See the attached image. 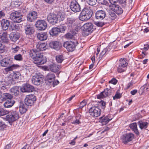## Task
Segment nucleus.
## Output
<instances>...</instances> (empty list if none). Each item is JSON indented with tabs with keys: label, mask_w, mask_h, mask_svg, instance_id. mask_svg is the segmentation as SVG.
I'll return each mask as SVG.
<instances>
[{
	"label": "nucleus",
	"mask_w": 149,
	"mask_h": 149,
	"mask_svg": "<svg viewBox=\"0 0 149 149\" xmlns=\"http://www.w3.org/2000/svg\"><path fill=\"white\" fill-rule=\"evenodd\" d=\"M27 105L22 104H20L19 107V110L20 113H24L26 112L27 109Z\"/></svg>",
	"instance_id": "35"
},
{
	"label": "nucleus",
	"mask_w": 149,
	"mask_h": 149,
	"mask_svg": "<svg viewBox=\"0 0 149 149\" xmlns=\"http://www.w3.org/2000/svg\"><path fill=\"white\" fill-rule=\"evenodd\" d=\"M38 14L36 12L33 11L30 12L27 15V20L29 22H33L37 18Z\"/></svg>",
	"instance_id": "16"
},
{
	"label": "nucleus",
	"mask_w": 149,
	"mask_h": 149,
	"mask_svg": "<svg viewBox=\"0 0 149 149\" xmlns=\"http://www.w3.org/2000/svg\"><path fill=\"white\" fill-rule=\"evenodd\" d=\"M6 116V120L9 123L14 122L19 118V114L17 112L15 111H11Z\"/></svg>",
	"instance_id": "5"
},
{
	"label": "nucleus",
	"mask_w": 149,
	"mask_h": 149,
	"mask_svg": "<svg viewBox=\"0 0 149 149\" xmlns=\"http://www.w3.org/2000/svg\"><path fill=\"white\" fill-rule=\"evenodd\" d=\"M109 1L111 5H116L115 3L118 2L117 0H109Z\"/></svg>",
	"instance_id": "61"
},
{
	"label": "nucleus",
	"mask_w": 149,
	"mask_h": 149,
	"mask_svg": "<svg viewBox=\"0 0 149 149\" xmlns=\"http://www.w3.org/2000/svg\"><path fill=\"white\" fill-rule=\"evenodd\" d=\"M93 24L91 23H87L84 24L82 27V34L84 36L88 35L94 29Z\"/></svg>",
	"instance_id": "4"
},
{
	"label": "nucleus",
	"mask_w": 149,
	"mask_h": 149,
	"mask_svg": "<svg viewBox=\"0 0 149 149\" xmlns=\"http://www.w3.org/2000/svg\"><path fill=\"white\" fill-rule=\"evenodd\" d=\"M121 97V95L118 93H116L115 95V96L113 97V100H115L116 99H118L120 98Z\"/></svg>",
	"instance_id": "53"
},
{
	"label": "nucleus",
	"mask_w": 149,
	"mask_h": 149,
	"mask_svg": "<svg viewBox=\"0 0 149 149\" xmlns=\"http://www.w3.org/2000/svg\"><path fill=\"white\" fill-rule=\"evenodd\" d=\"M47 19L49 22L53 25L56 24L58 21L57 15L54 13H49L47 15Z\"/></svg>",
	"instance_id": "12"
},
{
	"label": "nucleus",
	"mask_w": 149,
	"mask_h": 149,
	"mask_svg": "<svg viewBox=\"0 0 149 149\" xmlns=\"http://www.w3.org/2000/svg\"><path fill=\"white\" fill-rule=\"evenodd\" d=\"M25 33L27 35H31L33 34L34 32V28L32 25H26L24 28Z\"/></svg>",
	"instance_id": "21"
},
{
	"label": "nucleus",
	"mask_w": 149,
	"mask_h": 149,
	"mask_svg": "<svg viewBox=\"0 0 149 149\" xmlns=\"http://www.w3.org/2000/svg\"><path fill=\"white\" fill-rule=\"evenodd\" d=\"M116 14L113 12H111L109 13V18L111 20L114 19L116 18Z\"/></svg>",
	"instance_id": "45"
},
{
	"label": "nucleus",
	"mask_w": 149,
	"mask_h": 149,
	"mask_svg": "<svg viewBox=\"0 0 149 149\" xmlns=\"http://www.w3.org/2000/svg\"><path fill=\"white\" fill-rule=\"evenodd\" d=\"M8 113V111L0 107V116L6 115Z\"/></svg>",
	"instance_id": "41"
},
{
	"label": "nucleus",
	"mask_w": 149,
	"mask_h": 149,
	"mask_svg": "<svg viewBox=\"0 0 149 149\" xmlns=\"http://www.w3.org/2000/svg\"><path fill=\"white\" fill-rule=\"evenodd\" d=\"M58 29L59 30L60 33L65 31L66 29V26H61Z\"/></svg>",
	"instance_id": "54"
},
{
	"label": "nucleus",
	"mask_w": 149,
	"mask_h": 149,
	"mask_svg": "<svg viewBox=\"0 0 149 149\" xmlns=\"http://www.w3.org/2000/svg\"><path fill=\"white\" fill-rule=\"evenodd\" d=\"M138 124L140 129H142L147 128L148 123L146 122H143L142 121H140L138 122Z\"/></svg>",
	"instance_id": "37"
},
{
	"label": "nucleus",
	"mask_w": 149,
	"mask_h": 149,
	"mask_svg": "<svg viewBox=\"0 0 149 149\" xmlns=\"http://www.w3.org/2000/svg\"><path fill=\"white\" fill-rule=\"evenodd\" d=\"M130 128L137 135L139 134V132L137 129V125L136 123H134L131 124L129 125Z\"/></svg>",
	"instance_id": "29"
},
{
	"label": "nucleus",
	"mask_w": 149,
	"mask_h": 149,
	"mask_svg": "<svg viewBox=\"0 0 149 149\" xmlns=\"http://www.w3.org/2000/svg\"><path fill=\"white\" fill-rule=\"evenodd\" d=\"M130 93L132 95H134L137 93V90L136 89H135L131 91Z\"/></svg>",
	"instance_id": "62"
},
{
	"label": "nucleus",
	"mask_w": 149,
	"mask_h": 149,
	"mask_svg": "<svg viewBox=\"0 0 149 149\" xmlns=\"http://www.w3.org/2000/svg\"><path fill=\"white\" fill-rule=\"evenodd\" d=\"M97 0H88L87 1L88 3L91 6L95 5L97 1Z\"/></svg>",
	"instance_id": "49"
},
{
	"label": "nucleus",
	"mask_w": 149,
	"mask_h": 149,
	"mask_svg": "<svg viewBox=\"0 0 149 149\" xmlns=\"http://www.w3.org/2000/svg\"><path fill=\"white\" fill-rule=\"evenodd\" d=\"M134 135L131 133L123 134L122 137V141L125 144L131 141L134 138Z\"/></svg>",
	"instance_id": "13"
},
{
	"label": "nucleus",
	"mask_w": 149,
	"mask_h": 149,
	"mask_svg": "<svg viewBox=\"0 0 149 149\" xmlns=\"http://www.w3.org/2000/svg\"><path fill=\"white\" fill-rule=\"evenodd\" d=\"M60 43L58 41H53L49 43V45L50 47L56 50L59 49Z\"/></svg>",
	"instance_id": "24"
},
{
	"label": "nucleus",
	"mask_w": 149,
	"mask_h": 149,
	"mask_svg": "<svg viewBox=\"0 0 149 149\" xmlns=\"http://www.w3.org/2000/svg\"><path fill=\"white\" fill-rule=\"evenodd\" d=\"M6 128V125L4 123L0 120V130H4Z\"/></svg>",
	"instance_id": "48"
},
{
	"label": "nucleus",
	"mask_w": 149,
	"mask_h": 149,
	"mask_svg": "<svg viewBox=\"0 0 149 149\" xmlns=\"http://www.w3.org/2000/svg\"><path fill=\"white\" fill-rule=\"evenodd\" d=\"M47 44L45 43H38L36 45V47L39 50L43 51L47 49Z\"/></svg>",
	"instance_id": "27"
},
{
	"label": "nucleus",
	"mask_w": 149,
	"mask_h": 149,
	"mask_svg": "<svg viewBox=\"0 0 149 149\" xmlns=\"http://www.w3.org/2000/svg\"><path fill=\"white\" fill-rule=\"evenodd\" d=\"M1 26L4 30H7L10 25L9 21L7 20L3 19L1 22Z\"/></svg>",
	"instance_id": "25"
},
{
	"label": "nucleus",
	"mask_w": 149,
	"mask_h": 149,
	"mask_svg": "<svg viewBox=\"0 0 149 149\" xmlns=\"http://www.w3.org/2000/svg\"><path fill=\"white\" fill-rule=\"evenodd\" d=\"M19 33L17 32H12L10 35V39L13 41L15 42L20 37Z\"/></svg>",
	"instance_id": "23"
},
{
	"label": "nucleus",
	"mask_w": 149,
	"mask_h": 149,
	"mask_svg": "<svg viewBox=\"0 0 149 149\" xmlns=\"http://www.w3.org/2000/svg\"><path fill=\"white\" fill-rule=\"evenodd\" d=\"M38 38L41 41L46 40L47 37V34L45 33H38L37 34Z\"/></svg>",
	"instance_id": "30"
},
{
	"label": "nucleus",
	"mask_w": 149,
	"mask_h": 149,
	"mask_svg": "<svg viewBox=\"0 0 149 149\" xmlns=\"http://www.w3.org/2000/svg\"><path fill=\"white\" fill-rule=\"evenodd\" d=\"M89 113L90 115L94 117H97L99 116L100 114L101 110L98 106H93L89 110Z\"/></svg>",
	"instance_id": "9"
},
{
	"label": "nucleus",
	"mask_w": 149,
	"mask_h": 149,
	"mask_svg": "<svg viewBox=\"0 0 149 149\" xmlns=\"http://www.w3.org/2000/svg\"><path fill=\"white\" fill-rule=\"evenodd\" d=\"M6 81H8V83L9 84H10V83H12V81H13V80L12 78L10 77L8 78V79H6Z\"/></svg>",
	"instance_id": "60"
},
{
	"label": "nucleus",
	"mask_w": 149,
	"mask_h": 149,
	"mask_svg": "<svg viewBox=\"0 0 149 149\" xmlns=\"http://www.w3.org/2000/svg\"><path fill=\"white\" fill-rule=\"evenodd\" d=\"M93 11L89 7L84 8L81 11L79 16V19L81 21H86L92 17Z\"/></svg>",
	"instance_id": "3"
},
{
	"label": "nucleus",
	"mask_w": 149,
	"mask_h": 149,
	"mask_svg": "<svg viewBox=\"0 0 149 149\" xmlns=\"http://www.w3.org/2000/svg\"><path fill=\"white\" fill-rule=\"evenodd\" d=\"M0 63L3 67H8L4 69L6 72L12 71L19 66L18 65L12 64V60L8 57L4 58L1 60Z\"/></svg>",
	"instance_id": "2"
},
{
	"label": "nucleus",
	"mask_w": 149,
	"mask_h": 149,
	"mask_svg": "<svg viewBox=\"0 0 149 149\" xmlns=\"http://www.w3.org/2000/svg\"><path fill=\"white\" fill-rule=\"evenodd\" d=\"M14 58L15 60L18 61H21L22 60V55L20 54H18L15 56Z\"/></svg>",
	"instance_id": "46"
},
{
	"label": "nucleus",
	"mask_w": 149,
	"mask_h": 149,
	"mask_svg": "<svg viewBox=\"0 0 149 149\" xmlns=\"http://www.w3.org/2000/svg\"><path fill=\"white\" fill-rule=\"evenodd\" d=\"M81 117V115L78 114H77V116L74 117V119L72 121V124H79L80 123V122L79 121V119H80Z\"/></svg>",
	"instance_id": "36"
},
{
	"label": "nucleus",
	"mask_w": 149,
	"mask_h": 149,
	"mask_svg": "<svg viewBox=\"0 0 149 149\" xmlns=\"http://www.w3.org/2000/svg\"><path fill=\"white\" fill-rule=\"evenodd\" d=\"M35 25L37 29L40 30H44L47 27V24L46 22L44 20H38L37 21Z\"/></svg>",
	"instance_id": "14"
},
{
	"label": "nucleus",
	"mask_w": 149,
	"mask_h": 149,
	"mask_svg": "<svg viewBox=\"0 0 149 149\" xmlns=\"http://www.w3.org/2000/svg\"><path fill=\"white\" fill-rule=\"evenodd\" d=\"M124 68L118 65L117 69V71L118 72L120 73L123 72L125 71V70L124 69Z\"/></svg>",
	"instance_id": "55"
},
{
	"label": "nucleus",
	"mask_w": 149,
	"mask_h": 149,
	"mask_svg": "<svg viewBox=\"0 0 149 149\" xmlns=\"http://www.w3.org/2000/svg\"><path fill=\"white\" fill-rule=\"evenodd\" d=\"M78 44V42L75 40L73 42L66 41L63 43V46L69 52H72L74 50L76 46Z\"/></svg>",
	"instance_id": "7"
},
{
	"label": "nucleus",
	"mask_w": 149,
	"mask_h": 149,
	"mask_svg": "<svg viewBox=\"0 0 149 149\" xmlns=\"http://www.w3.org/2000/svg\"><path fill=\"white\" fill-rule=\"evenodd\" d=\"M113 91L112 88H107L105 89L104 91L101 92L99 95H97V98L98 99L104 98L107 97L109 96L111 94Z\"/></svg>",
	"instance_id": "11"
},
{
	"label": "nucleus",
	"mask_w": 149,
	"mask_h": 149,
	"mask_svg": "<svg viewBox=\"0 0 149 149\" xmlns=\"http://www.w3.org/2000/svg\"><path fill=\"white\" fill-rule=\"evenodd\" d=\"M57 16L58 18V21H63V20L64 17L61 13H59Z\"/></svg>",
	"instance_id": "51"
},
{
	"label": "nucleus",
	"mask_w": 149,
	"mask_h": 149,
	"mask_svg": "<svg viewBox=\"0 0 149 149\" xmlns=\"http://www.w3.org/2000/svg\"><path fill=\"white\" fill-rule=\"evenodd\" d=\"M55 78V76L54 74L52 73H49L46 76V79L48 82L51 83L54 81Z\"/></svg>",
	"instance_id": "28"
},
{
	"label": "nucleus",
	"mask_w": 149,
	"mask_h": 149,
	"mask_svg": "<svg viewBox=\"0 0 149 149\" xmlns=\"http://www.w3.org/2000/svg\"><path fill=\"white\" fill-rule=\"evenodd\" d=\"M111 49V47L110 46H107L106 48H104L101 53L100 56H102L106 53L109 52Z\"/></svg>",
	"instance_id": "39"
},
{
	"label": "nucleus",
	"mask_w": 149,
	"mask_h": 149,
	"mask_svg": "<svg viewBox=\"0 0 149 149\" xmlns=\"http://www.w3.org/2000/svg\"><path fill=\"white\" fill-rule=\"evenodd\" d=\"M117 82V80L115 78H113L111 80L109 81V83H111L114 85L116 84Z\"/></svg>",
	"instance_id": "57"
},
{
	"label": "nucleus",
	"mask_w": 149,
	"mask_h": 149,
	"mask_svg": "<svg viewBox=\"0 0 149 149\" xmlns=\"http://www.w3.org/2000/svg\"><path fill=\"white\" fill-rule=\"evenodd\" d=\"M112 117L110 114H108L105 116H103L100 118V121L101 123H104L105 124H107L111 120Z\"/></svg>",
	"instance_id": "22"
},
{
	"label": "nucleus",
	"mask_w": 149,
	"mask_h": 149,
	"mask_svg": "<svg viewBox=\"0 0 149 149\" xmlns=\"http://www.w3.org/2000/svg\"><path fill=\"white\" fill-rule=\"evenodd\" d=\"M22 15L19 12L15 11L11 13L10 15V19L16 23H19L22 20Z\"/></svg>",
	"instance_id": "6"
},
{
	"label": "nucleus",
	"mask_w": 149,
	"mask_h": 149,
	"mask_svg": "<svg viewBox=\"0 0 149 149\" xmlns=\"http://www.w3.org/2000/svg\"><path fill=\"white\" fill-rule=\"evenodd\" d=\"M70 7L72 10L75 12H79L81 10L80 5L75 1H72Z\"/></svg>",
	"instance_id": "15"
},
{
	"label": "nucleus",
	"mask_w": 149,
	"mask_h": 149,
	"mask_svg": "<svg viewBox=\"0 0 149 149\" xmlns=\"http://www.w3.org/2000/svg\"><path fill=\"white\" fill-rule=\"evenodd\" d=\"M30 56L33 60L34 63L36 64L41 65L46 62L42 54L37 50L32 49L29 52Z\"/></svg>",
	"instance_id": "1"
},
{
	"label": "nucleus",
	"mask_w": 149,
	"mask_h": 149,
	"mask_svg": "<svg viewBox=\"0 0 149 149\" xmlns=\"http://www.w3.org/2000/svg\"><path fill=\"white\" fill-rule=\"evenodd\" d=\"M19 87L18 86L13 87L10 89L11 93L15 95H17L19 93Z\"/></svg>",
	"instance_id": "33"
},
{
	"label": "nucleus",
	"mask_w": 149,
	"mask_h": 149,
	"mask_svg": "<svg viewBox=\"0 0 149 149\" xmlns=\"http://www.w3.org/2000/svg\"><path fill=\"white\" fill-rule=\"evenodd\" d=\"M14 103L13 100L11 99L8 100L4 103V106L6 108L10 107L13 106Z\"/></svg>",
	"instance_id": "34"
},
{
	"label": "nucleus",
	"mask_w": 149,
	"mask_h": 149,
	"mask_svg": "<svg viewBox=\"0 0 149 149\" xmlns=\"http://www.w3.org/2000/svg\"><path fill=\"white\" fill-rule=\"evenodd\" d=\"M135 84V82L133 80H132L130 82H129L127 85H126V88L128 89L132 87L133 84Z\"/></svg>",
	"instance_id": "50"
},
{
	"label": "nucleus",
	"mask_w": 149,
	"mask_h": 149,
	"mask_svg": "<svg viewBox=\"0 0 149 149\" xmlns=\"http://www.w3.org/2000/svg\"><path fill=\"white\" fill-rule=\"evenodd\" d=\"M108 22H95V25L98 26L99 27H102L103 25H104L105 24Z\"/></svg>",
	"instance_id": "47"
},
{
	"label": "nucleus",
	"mask_w": 149,
	"mask_h": 149,
	"mask_svg": "<svg viewBox=\"0 0 149 149\" xmlns=\"http://www.w3.org/2000/svg\"><path fill=\"white\" fill-rule=\"evenodd\" d=\"M120 63L119 65L121 67H122L123 68L126 67L127 65V63L126 61L122 58L120 59Z\"/></svg>",
	"instance_id": "40"
},
{
	"label": "nucleus",
	"mask_w": 149,
	"mask_h": 149,
	"mask_svg": "<svg viewBox=\"0 0 149 149\" xmlns=\"http://www.w3.org/2000/svg\"><path fill=\"white\" fill-rule=\"evenodd\" d=\"M7 33L6 32H3V35L1 36V38L2 41L5 43H7L8 42V39L7 36Z\"/></svg>",
	"instance_id": "38"
},
{
	"label": "nucleus",
	"mask_w": 149,
	"mask_h": 149,
	"mask_svg": "<svg viewBox=\"0 0 149 149\" xmlns=\"http://www.w3.org/2000/svg\"><path fill=\"white\" fill-rule=\"evenodd\" d=\"M5 47V46L2 43L0 40V51H3Z\"/></svg>",
	"instance_id": "59"
},
{
	"label": "nucleus",
	"mask_w": 149,
	"mask_h": 149,
	"mask_svg": "<svg viewBox=\"0 0 149 149\" xmlns=\"http://www.w3.org/2000/svg\"><path fill=\"white\" fill-rule=\"evenodd\" d=\"M56 58L57 62L59 63H61L64 60L63 56L62 55L57 56Z\"/></svg>",
	"instance_id": "43"
},
{
	"label": "nucleus",
	"mask_w": 149,
	"mask_h": 149,
	"mask_svg": "<svg viewBox=\"0 0 149 149\" xmlns=\"http://www.w3.org/2000/svg\"><path fill=\"white\" fill-rule=\"evenodd\" d=\"M106 14L105 11L102 10L97 11L95 14V18L99 20L103 19L106 17Z\"/></svg>",
	"instance_id": "19"
},
{
	"label": "nucleus",
	"mask_w": 149,
	"mask_h": 149,
	"mask_svg": "<svg viewBox=\"0 0 149 149\" xmlns=\"http://www.w3.org/2000/svg\"><path fill=\"white\" fill-rule=\"evenodd\" d=\"M110 7L112 10L118 15L120 14L123 12L122 8L118 5H111Z\"/></svg>",
	"instance_id": "20"
},
{
	"label": "nucleus",
	"mask_w": 149,
	"mask_h": 149,
	"mask_svg": "<svg viewBox=\"0 0 149 149\" xmlns=\"http://www.w3.org/2000/svg\"><path fill=\"white\" fill-rule=\"evenodd\" d=\"M149 48V45L147 44H145L144 45L143 49L145 50H147Z\"/></svg>",
	"instance_id": "63"
},
{
	"label": "nucleus",
	"mask_w": 149,
	"mask_h": 149,
	"mask_svg": "<svg viewBox=\"0 0 149 149\" xmlns=\"http://www.w3.org/2000/svg\"><path fill=\"white\" fill-rule=\"evenodd\" d=\"M121 4L125 3L126 2V0H117Z\"/></svg>",
	"instance_id": "64"
},
{
	"label": "nucleus",
	"mask_w": 149,
	"mask_h": 149,
	"mask_svg": "<svg viewBox=\"0 0 149 149\" xmlns=\"http://www.w3.org/2000/svg\"><path fill=\"white\" fill-rule=\"evenodd\" d=\"M43 76L36 74L33 75L31 79L32 83L36 85H39L43 82Z\"/></svg>",
	"instance_id": "8"
},
{
	"label": "nucleus",
	"mask_w": 149,
	"mask_h": 149,
	"mask_svg": "<svg viewBox=\"0 0 149 149\" xmlns=\"http://www.w3.org/2000/svg\"><path fill=\"white\" fill-rule=\"evenodd\" d=\"M74 34L72 32H69L66 34L65 36V38L67 39H73L74 38Z\"/></svg>",
	"instance_id": "42"
},
{
	"label": "nucleus",
	"mask_w": 149,
	"mask_h": 149,
	"mask_svg": "<svg viewBox=\"0 0 149 149\" xmlns=\"http://www.w3.org/2000/svg\"><path fill=\"white\" fill-rule=\"evenodd\" d=\"M59 30L57 27L52 28L49 31V33L51 36H55L58 35L60 33Z\"/></svg>",
	"instance_id": "26"
},
{
	"label": "nucleus",
	"mask_w": 149,
	"mask_h": 149,
	"mask_svg": "<svg viewBox=\"0 0 149 149\" xmlns=\"http://www.w3.org/2000/svg\"><path fill=\"white\" fill-rule=\"evenodd\" d=\"M19 49V47L18 46H15V47L14 46L12 48V49L14 53L17 52Z\"/></svg>",
	"instance_id": "52"
},
{
	"label": "nucleus",
	"mask_w": 149,
	"mask_h": 149,
	"mask_svg": "<svg viewBox=\"0 0 149 149\" xmlns=\"http://www.w3.org/2000/svg\"><path fill=\"white\" fill-rule=\"evenodd\" d=\"M20 89L22 92H32L34 90L33 86L27 84H24Z\"/></svg>",
	"instance_id": "17"
},
{
	"label": "nucleus",
	"mask_w": 149,
	"mask_h": 149,
	"mask_svg": "<svg viewBox=\"0 0 149 149\" xmlns=\"http://www.w3.org/2000/svg\"><path fill=\"white\" fill-rule=\"evenodd\" d=\"M66 24L69 28H74L76 26V22L75 19L73 18H69L67 19Z\"/></svg>",
	"instance_id": "18"
},
{
	"label": "nucleus",
	"mask_w": 149,
	"mask_h": 149,
	"mask_svg": "<svg viewBox=\"0 0 149 149\" xmlns=\"http://www.w3.org/2000/svg\"><path fill=\"white\" fill-rule=\"evenodd\" d=\"M60 68V66H59L54 64L51 65L49 66V69L50 70L55 72L57 71Z\"/></svg>",
	"instance_id": "32"
},
{
	"label": "nucleus",
	"mask_w": 149,
	"mask_h": 149,
	"mask_svg": "<svg viewBox=\"0 0 149 149\" xmlns=\"http://www.w3.org/2000/svg\"><path fill=\"white\" fill-rule=\"evenodd\" d=\"M1 98L2 100L3 101H4L6 100L11 99L12 97V95L9 93H3L2 94L1 93Z\"/></svg>",
	"instance_id": "31"
},
{
	"label": "nucleus",
	"mask_w": 149,
	"mask_h": 149,
	"mask_svg": "<svg viewBox=\"0 0 149 149\" xmlns=\"http://www.w3.org/2000/svg\"><path fill=\"white\" fill-rule=\"evenodd\" d=\"M36 98L33 95H26L24 100V103L26 105L31 106L35 102Z\"/></svg>",
	"instance_id": "10"
},
{
	"label": "nucleus",
	"mask_w": 149,
	"mask_h": 149,
	"mask_svg": "<svg viewBox=\"0 0 149 149\" xmlns=\"http://www.w3.org/2000/svg\"><path fill=\"white\" fill-rule=\"evenodd\" d=\"M86 104V103L85 100H83L81 102L80 104V107L82 108Z\"/></svg>",
	"instance_id": "58"
},
{
	"label": "nucleus",
	"mask_w": 149,
	"mask_h": 149,
	"mask_svg": "<svg viewBox=\"0 0 149 149\" xmlns=\"http://www.w3.org/2000/svg\"><path fill=\"white\" fill-rule=\"evenodd\" d=\"M20 74L18 72H16L13 75V77L15 79H18Z\"/></svg>",
	"instance_id": "56"
},
{
	"label": "nucleus",
	"mask_w": 149,
	"mask_h": 149,
	"mask_svg": "<svg viewBox=\"0 0 149 149\" xmlns=\"http://www.w3.org/2000/svg\"><path fill=\"white\" fill-rule=\"evenodd\" d=\"M18 29V25L15 24H13L11 25L9 28V29L12 31L17 30Z\"/></svg>",
	"instance_id": "44"
}]
</instances>
